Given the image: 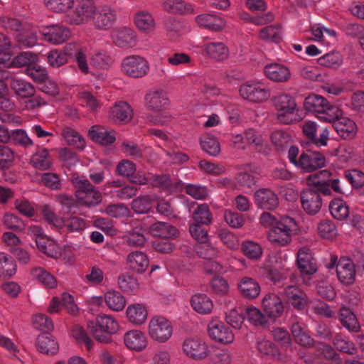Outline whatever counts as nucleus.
<instances>
[{
  "instance_id": "nucleus-22",
  "label": "nucleus",
  "mask_w": 364,
  "mask_h": 364,
  "mask_svg": "<svg viewBox=\"0 0 364 364\" xmlns=\"http://www.w3.org/2000/svg\"><path fill=\"white\" fill-rule=\"evenodd\" d=\"M296 263L299 269L304 274L311 275L317 271L315 259L307 247L299 249L297 252Z\"/></svg>"
},
{
  "instance_id": "nucleus-58",
  "label": "nucleus",
  "mask_w": 364,
  "mask_h": 364,
  "mask_svg": "<svg viewBox=\"0 0 364 364\" xmlns=\"http://www.w3.org/2000/svg\"><path fill=\"white\" fill-rule=\"evenodd\" d=\"M119 288L124 292H133L139 287L137 280L129 274H122L118 277Z\"/></svg>"
},
{
  "instance_id": "nucleus-21",
  "label": "nucleus",
  "mask_w": 364,
  "mask_h": 364,
  "mask_svg": "<svg viewBox=\"0 0 364 364\" xmlns=\"http://www.w3.org/2000/svg\"><path fill=\"white\" fill-rule=\"evenodd\" d=\"M255 199L257 205L262 209L272 210L279 204L277 194L269 188H261L255 193Z\"/></svg>"
},
{
  "instance_id": "nucleus-50",
  "label": "nucleus",
  "mask_w": 364,
  "mask_h": 364,
  "mask_svg": "<svg viewBox=\"0 0 364 364\" xmlns=\"http://www.w3.org/2000/svg\"><path fill=\"white\" fill-rule=\"evenodd\" d=\"M72 335L77 343L83 344L87 350L90 351L93 348L94 341L82 326H75L72 330Z\"/></svg>"
},
{
  "instance_id": "nucleus-54",
  "label": "nucleus",
  "mask_w": 364,
  "mask_h": 364,
  "mask_svg": "<svg viewBox=\"0 0 364 364\" xmlns=\"http://www.w3.org/2000/svg\"><path fill=\"white\" fill-rule=\"evenodd\" d=\"M333 343L338 350L343 353L353 355L357 353V348L354 343L344 339L341 335H336L333 338Z\"/></svg>"
},
{
  "instance_id": "nucleus-37",
  "label": "nucleus",
  "mask_w": 364,
  "mask_h": 364,
  "mask_svg": "<svg viewBox=\"0 0 364 364\" xmlns=\"http://www.w3.org/2000/svg\"><path fill=\"white\" fill-rule=\"evenodd\" d=\"M291 332L297 344L306 348L314 346L315 343L314 338L309 335L299 322H295L291 325Z\"/></svg>"
},
{
  "instance_id": "nucleus-42",
  "label": "nucleus",
  "mask_w": 364,
  "mask_h": 364,
  "mask_svg": "<svg viewBox=\"0 0 364 364\" xmlns=\"http://www.w3.org/2000/svg\"><path fill=\"white\" fill-rule=\"evenodd\" d=\"M327 100L321 95L312 94L305 98L304 107L311 112L321 114L327 105Z\"/></svg>"
},
{
  "instance_id": "nucleus-12",
  "label": "nucleus",
  "mask_w": 364,
  "mask_h": 364,
  "mask_svg": "<svg viewBox=\"0 0 364 364\" xmlns=\"http://www.w3.org/2000/svg\"><path fill=\"white\" fill-rule=\"evenodd\" d=\"M117 20V13L109 6H103L97 9L95 6V12L92 17V23L96 29L101 31L109 30Z\"/></svg>"
},
{
  "instance_id": "nucleus-3",
  "label": "nucleus",
  "mask_w": 364,
  "mask_h": 364,
  "mask_svg": "<svg viewBox=\"0 0 364 364\" xmlns=\"http://www.w3.org/2000/svg\"><path fill=\"white\" fill-rule=\"evenodd\" d=\"M72 183L75 188V196L82 205L92 207L102 202L101 193L88 179L79 176L74 177Z\"/></svg>"
},
{
  "instance_id": "nucleus-7",
  "label": "nucleus",
  "mask_w": 364,
  "mask_h": 364,
  "mask_svg": "<svg viewBox=\"0 0 364 364\" xmlns=\"http://www.w3.org/2000/svg\"><path fill=\"white\" fill-rule=\"evenodd\" d=\"M172 326L168 320L162 316H154L149 323L150 337L159 343L167 341L172 335Z\"/></svg>"
},
{
  "instance_id": "nucleus-46",
  "label": "nucleus",
  "mask_w": 364,
  "mask_h": 364,
  "mask_svg": "<svg viewBox=\"0 0 364 364\" xmlns=\"http://www.w3.org/2000/svg\"><path fill=\"white\" fill-rule=\"evenodd\" d=\"M193 217L196 223L201 225H209L213 220L212 213L206 203L198 205L193 213Z\"/></svg>"
},
{
  "instance_id": "nucleus-48",
  "label": "nucleus",
  "mask_w": 364,
  "mask_h": 364,
  "mask_svg": "<svg viewBox=\"0 0 364 364\" xmlns=\"http://www.w3.org/2000/svg\"><path fill=\"white\" fill-rule=\"evenodd\" d=\"M13 259L4 252H0V277H11L16 271Z\"/></svg>"
},
{
  "instance_id": "nucleus-2",
  "label": "nucleus",
  "mask_w": 364,
  "mask_h": 364,
  "mask_svg": "<svg viewBox=\"0 0 364 364\" xmlns=\"http://www.w3.org/2000/svg\"><path fill=\"white\" fill-rule=\"evenodd\" d=\"M119 328L118 323L111 316L99 315L95 320L87 322V329L93 337L100 343L112 341L111 336Z\"/></svg>"
},
{
  "instance_id": "nucleus-49",
  "label": "nucleus",
  "mask_w": 364,
  "mask_h": 364,
  "mask_svg": "<svg viewBox=\"0 0 364 364\" xmlns=\"http://www.w3.org/2000/svg\"><path fill=\"white\" fill-rule=\"evenodd\" d=\"M318 63L320 65L336 69L341 66L343 58L338 52H331L319 58Z\"/></svg>"
},
{
  "instance_id": "nucleus-34",
  "label": "nucleus",
  "mask_w": 364,
  "mask_h": 364,
  "mask_svg": "<svg viewBox=\"0 0 364 364\" xmlns=\"http://www.w3.org/2000/svg\"><path fill=\"white\" fill-rule=\"evenodd\" d=\"M89 135L95 141L103 145L111 144L115 141L114 132L108 131L103 127H92Z\"/></svg>"
},
{
  "instance_id": "nucleus-35",
  "label": "nucleus",
  "mask_w": 364,
  "mask_h": 364,
  "mask_svg": "<svg viewBox=\"0 0 364 364\" xmlns=\"http://www.w3.org/2000/svg\"><path fill=\"white\" fill-rule=\"evenodd\" d=\"M8 79V73L4 70H0V109L6 112L14 109L15 105L8 97L9 87L4 80Z\"/></svg>"
},
{
  "instance_id": "nucleus-53",
  "label": "nucleus",
  "mask_w": 364,
  "mask_h": 364,
  "mask_svg": "<svg viewBox=\"0 0 364 364\" xmlns=\"http://www.w3.org/2000/svg\"><path fill=\"white\" fill-rule=\"evenodd\" d=\"M45 6L55 13H66L72 6L73 0H43Z\"/></svg>"
},
{
  "instance_id": "nucleus-26",
  "label": "nucleus",
  "mask_w": 364,
  "mask_h": 364,
  "mask_svg": "<svg viewBox=\"0 0 364 364\" xmlns=\"http://www.w3.org/2000/svg\"><path fill=\"white\" fill-rule=\"evenodd\" d=\"M338 319L349 332L358 333L360 331V323L355 314L350 308L342 306L339 309Z\"/></svg>"
},
{
  "instance_id": "nucleus-39",
  "label": "nucleus",
  "mask_w": 364,
  "mask_h": 364,
  "mask_svg": "<svg viewBox=\"0 0 364 364\" xmlns=\"http://www.w3.org/2000/svg\"><path fill=\"white\" fill-rule=\"evenodd\" d=\"M166 11L173 14H186L193 12L192 5L183 0H166L162 4Z\"/></svg>"
},
{
  "instance_id": "nucleus-6",
  "label": "nucleus",
  "mask_w": 364,
  "mask_h": 364,
  "mask_svg": "<svg viewBox=\"0 0 364 364\" xmlns=\"http://www.w3.org/2000/svg\"><path fill=\"white\" fill-rule=\"evenodd\" d=\"M272 102L277 111V119L286 124L291 122L289 115L294 112L296 103L294 98L289 94L279 93L272 98Z\"/></svg>"
},
{
  "instance_id": "nucleus-29",
  "label": "nucleus",
  "mask_w": 364,
  "mask_h": 364,
  "mask_svg": "<svg viewBox=\"0 0 364 364\" xmlns=\"http://www.w3.org/2000/svg\"><path fill=\"white\" fill-rule=\"evenodd\" d=\"M332 126L337 134L343 139H352L356 134V124L348 117L338 118Z\"/></svg>"
},
{
  "instance_id": "nucleus-30",
  "label": "nucleus",
  "mask_w": 364,
  "mask_h": 364,
  "mask_svg": "<svg viewBox=\"0 0 364 364\" xmlns=\"http://www.w3.org/2000/svg\"><path fill=\"white\" fill-rule=\"evenodd\" d=\"M195 21L200 27L213 31H220L225 26V22L222 18L209 14L197 16Z\"/></svg>"
},
{
  "instance_id": "nucleus-45",
  "label": "nucleus",
  "mask_w": 364,
  "mask_h": 364,
  "mask_svg": "<svg viewBox=\"0 0 364 364\" xmlns=\"http://www.w3.org/2000/svg\"><path fill=\"white\" fill-rule=\"evenodd\" d=\"M329 210L332 216L339 220H345L349 215L348 207L340 199H334L329 204Z\"/></svg>"
},
{
  "instance_id": "nucleus-28",
  "label": "nucleus",
  "mask_w": 364,
  "mask_h": 364,
  "mask_svg": "<svg viewBox=\"0 0 364 364\" xmlns=\"http://www.w3.org/2000/svg\"><path fill=\"white\" fill-rule=\"evenodd\" d=\"M264 73L267 78L278 82H287L291 77L289 69L287 66L279 63H272L266 65Z\"/></svg>"
},
{
  "instance_id": "nucleus-63",
  "label": "nucleus",
  "mask_w": 364,
  "mask_h": 364,
  "mask_svg": "<svg viewBox=\"0 0 364 364\" xmlns=\"http://www.w3.org/2000/svg\"><path fill=\"white\" fill-rule=\"evenodd\" d=\"M242 250L247 257L253 259H259L262 254V250L260 245L251 241L243 242Z\"/></svg>"
},
{
  "instance_id": "nucleus-14",
  "label": "nucleus",
  "mask_w": 364,
  "mask_h": 364,
  "mask_svg": "<svg viewBox=\"0 0 364 364\" xmlns=\"http://www.w3.org/2000/svg\"><path fill=\"white\" fill-rule=\"evenodd\" d=\"M279 294L288 300L297 309L304 308L306 299V294L295 285H282Z\"/></svg>"
},
{
  "instance_id": "nucleus-57",
  "label": "nucleus",
  "mask_w": 364,
  "mask_h": 364,
  "mask_svg": "<svg viewBox=\"0 0 364 364\" xmlns=\"http://www.w3.org/2000/svg\"><path fill=\"white\" fill-rule=\"evenodd\" d=\"M319 235L326 239H331L337 235V230L334 223L331 220H323L318 225Z\"/></svg>"
},
{
  "instance_id": "nucleus-9",
  "label": "nucleus",
  "mask_w": 364,
  "mask_h": 364,
  "mask_svg": "<svg viewBox=\"0 0 364 364\" xmlns=\"http://www.w3.org/2000/svg\"><path fill=\"white\" fill-rule=\"evenodd\" d=\"M110 37L114 45L124 49L134 48L138 42L136 31L128 26H119L114 28Z\"/></svg>"
},
{
  "instance_id": "nucleus-55",
  "label": "nucleus",
  "mask_w": 364,
  "mask_h": 364,
  "mask_svg": "<svg viewBox=\"0 0 364 364\" xmlns=\"http://www.w3.org/2000/svg\"><path fill=\"white\" fill-rule=\"evenodd\" d=\"M17 41L23 46L33 47L37 43L36 32L33 30H29L26 27L17 34Z\"/></svg>"
},
{
  "instance_id": "nucleus-17",
  "label": "nucleus",
  "mask_w": 364,
  "mask_h": 364,
  "mask_svg": "<svg viewBox=\"0 0 364 364\" xmlns=\"http://www.w3.org/2000/svg\"><path fill=\"white\" fill-rule=\"evenodd\" d=\"M208 333L213 340L221 343H230L234 340L232 331L221 321H211L208 325Z\"/></svg>"
},
{
  "instance_id": "nucleus-41",
  "label": "nucleus",
  "mask_w": 364,
  "mask_h": 364,
  "mask_svg": "<svg viewBox=\"0 0 364 364\" xmlns=\"http://www.w3.org/2000/svg\"><path fill=\"white\" fill-rule=\"evenodd\" d=\"M110 117L114 121L128 122L132 118V109L127 102H120L112 108Z\"/></svg>"
},
{
  "instance_id": "nucleus-16",
  "label": "nucleus",
  "mask_w": 364,
  "mask_h": 364,
  "mask_svg": "<svg viewBox=\"0 0 364 364\" xmlns=\"http://www.w3.org/2000/svg\"><path fill=\"white\" fill-rule=\"evenodd\" d=\"M357 272L350 258L341 257L336 264L338 278L344 284H352L355 282Z\"/></svg>"
},
{
  "instance_id": "nucleus-27",
  "label": "nucleus",
  "mask_w": 364,
  "mask_h": 364,
  "mask_svg": "<svg viewBox=\"0 0 364 364\" xmlns=\"http://www.w3.org/2000/svg\"><path fill=\"white\" fill-rule=\"evenodd\" d=\"M205 53L216 61H223L229 57V49L223 42H209L203 46Z\"/></svg>"
},
{
  "instance_id": "nucleus-4",
  "label": "nucleus",
  "mask_w": 364,
  "mask_h": 364,
  "mask_svg": "<svg viewBox=\"0 0 364 364\" xmlns=\"http://www.w3.org/2000/svg\"><path fill=\"white\" fill-rule=\"evenodd\" d=\"M296 229L294 218L284 215L279 218V222L267 234V239L277 246H285L291 241L292 232Z\"/></svg>"
},
{
  "instance_id": "nucleus-61",
  "label": "nucleus",
  "mask_w": 364,
  "mask_h": 364,
  "mask_svg": "<svg viewBox=\"0 0 364 364\" xmlns=\"http://www.w3.org/2000/svg\"><path fill=\"white\" fill-rule=\"evenodd\" d=\"M213 364H230L231 357L228 351L223 348L209 350V355Z\"/></svg>"
},
{
  "instance_id": "nucleus-18",
  "label": "nucleus",
  "mask_w": 364,
  "mask_h": 364,
  "mask_svg": "<svg viewBox=\"0 0 364 364\" xmlns=\"http://www.w3.org/2000/svg\"><path fill=\"white\" fill-rule=\"evenodd\" d=\"M317 126L315 122H308L303 125V132L309 139V142L316 145L318 147L323 146L327 144L328 140L329 132L327 128H323L317 136L316 133Z\"/></svg>"
},
{
  "instance_id": "nucleus-25",
  "label": "nucleus",
  "mask_w": 364,
  "mask_h": 364,
  "mask_svg": "<svg viewBox=\"0 0 364 364\" xmlns=\"http://www.w3.org/2000/svg\"><path fill=\"white\" fill-rule=\"evenodd\" d=\"M146 107L149 110L160 112L169 103L168 98L163 90L151 91L145 96Z\"/></svg>"
},
{
  "instance_id": "nucleus-1",
  "label": "nucleus",
  "mask_w": 364,
  "mask_h": 364,
  "mask_svg": "<svg viewBox=\"0 0 364 364\" xmlns=\"http://www.w3.org/2000/svg\"><path fill=\"white\" fill-rule=\"evenodd\" d=\"M329 176L328 171L323 170L307 177L308 187L301 193L300 196L301 206L307 214H317L322 205L321 194L328 196L331 193L328 179L326 178Z\"/></svg>"
},
{
  "instance_id": "nucleus-20",
  "label": "nucleus",
  "mask_w": 364,
  "mask_h": 364,
  "mask_svg": "<svg viewBox=\"0 0 364 364\" xmlns=\"http://www.w3.org/2000/svg\"><path fill=\"white\" fill-rule=\"evenodd\" d=\"M237 289L240 294L248 300L256 299L261 291V287L257 281L249 277H244L240 279Z\"/></svg>"
},
{
  "instance_id": "nucleus-38",
  "label": "nucleus",
  "mask_w": 364,
  "mask_h": 364,
  "mask_svg": "<svg viewBox=\"0 0 364 364\" xmlns=\"http://www.w3.org/2000/svg\"><path fill=\"white\" fill-rule=\"evenodd\" d=\"M36 346L39 351L46 354H54L58 350V343L50 333H47L38 336Z\"/></svg>"
},
{
  "instance_id": "nucleus-59",
  "label": "nucleus",
  "mask_w": 364,
  "mask_h": 364,
  "mask_svg": "<svg viewBox=\"0 0 364 364\" xmlns=\"http://www.w3.org/2000/svg\"><path fill=\"white\" fill-rule=\"evenodd\" d=\"M37 61L36 55L31 52H22L16 55L12 60L15 67H31Z\"/></svg>"
},
{
  "instance_id": "nucleus-13",
  "label": "nucleus",
  "mask_w": 364,
  "mask_h": 364,
  "mask_svg": "<svg viewBox=\"0 0 364 364\" xmlns=\"http://www.w3.org/2000/svg\"><path fill=\"white\" fill-rule=\"evenodd\" d=\"M298 164L305 172H312L325 166L326 158L321 152L307 150L300 155Z\"/></svg>"
},
{
  "instance_id": "nucleus-23",
  "label": "nucleus",
  "mask_w": 364,
  "mask_h": 364,
  "mask_svg": "<svg viewBox=\"0 0 364 364\" xmlns=\"http://www.w3.org/2000/svg\"><path fill=\"white\" fill-rule=\"evenodd\" d=\"M133 21L137 29L144 33H150L156 28L155 19L148 11H137L134 15Z\"/></svg>"
},
{
  "instance_id": "nucleus-47",
  "label": "nucleus",
  "mask_w": 364,
  "mask_h": 364,
  "mask_svg": "<svg viewBox=\"0 0 364 364\" xmlns=\"http://www.w3.org/2000/svg\"><path fill=\"white\" fill-rule=\"evenodd\" d=\"M31 273L33 277L46 287L54 288L57 286L55 278L44 269L36 267L32 270Z\"/></svg>"
},
{
  "instance_id": "nucleus-44",
  "label": "nucleus",
  "mask_w": 364,
  "mask_h": 364,
  "mask_svg": "<svg viewBox=\"0 0 364 364\" xmlns=\"http://www.w3.org/2000/svg\"><path fill=\"white\" fill-rule=\"evenodd\" d=\"M31 164L36 168L41 170H47L51 166V159L48 151L43 149L36 152L31 157Z\"/></svg>"
},
{
  "instance_id": "nucleus-60",
  "label": "nucleus",
  "mask_w": 364,
  "mask_h": 364,
  "mask_svg": "<svg viewBox=\"0 0 364 364\" xmlns=\"http://www.w3.org/2000/svg\"><path fill=\"white\" fill-rule=\"evenodd\" d=\"M113 63L112 57L104 51L97 52L91 59L92 65L100 69L109 68Z\"/></svg>"
},
{
  "instance_id": "nucleus-36",
  "label": "nucleus",
  "mask_w": 364,
  "mask_h": 364,
  "mask_svg": "<svg viewBox=\"0 0 364 364\" xmlns=\"http://www.w3.org/2000/svg\"><path fill=\"white\" fill-rule=\"evenodd\" d=\"M126 313L129 322L135 325L144 323L148 315L146 308L141 304L129 305L127 309Z\"/></svg>"
},
{
  "instance_id": "nucleus-51",
  "label": "nucleus",
  "mask_w": 364,
  "mask_h": 364,
  "mask_svg": "<svg viewBox=\"0 0 364 364\" xmlns=\"http://www.w3.org/2000/svg\"><path fill=\"white\" fill-rule=\"evenodd\" d=\"M271 139L277 150L282 151L289 146L291 138L288 133L282 130H277L272 134Z\"/></svg>"
},
{
  "instance_id": "nucleus-62",
  "label": "nucleus",
  "mask_w": 364,
  "mask_h": 364,
  "mask_svg": "<svg viewBox=\"0 0 364 364\" xmlns=\"http://www.w3.org/2000/svg\"><path fill=\"white\" fill-rule=\"evenodd\" d=\"M260 38L279 43L281 40V29L279 26H269L261 29Z\"/></svg>"
},
{
  "instance_id": "nucleus-40",
  "label": "nucleus",
  "mask_w": 364,
  "mask_h": 364,
  "mask_svg": "<svg viewBox=\"0 0 364 364\" xmlns=\"http://www.w3.org/2000/svg\"><path fill=\"white\" fill-rule=\"evenodd\" d=\"M127 262L129 267L139 273L146 271L149 266V259L142 252H133L127 256Z\"/></svg>"
},
{
  "instance_id": "nucleus-24",
  "label": "nucleus",
  "mask_w": 364,
  "mask_h": 364,
  "mask_svg": "<svg viewBox=\"0 0 364 364\" xmlns=\"http://www.w3.org/2000/svg\"><path fill=\"white\" fill-rule=\"evenodd\" d=\"M44 39L53 44L65 42L70 36L68 28L63 26L52 25L47 27L43 32Z\"/></svg>"
},
{
  "instance_id": "nucleus-10",
  "label": "nucleus",
  "mask_w": 364,
  "mask_h": 364,
  "mask_svg": "<svg viewBox=\"0 0 364 364\" xmlns=\"http://www.w3.org/2000/svg\"><path fill=\"white\" fill-rule=\"evenodd\" d=\"M122 69L127 75L139 78L147 75L149 65L144 58L139 55H131L124 59Z\"/></svg>"
},
{
  "instance_id": "nucleus-31",
  "label": "nucleus",
  "mask_w": 364,
  "mask_h": 364,
  "mask_svg": "<svg viewBox=\"0 0 364 364\" xmlns=\"http://www.w3.org/2000/svg\"><path fill=\"white\" fill-rule=\"evenodd\" d=\"M124 341L128 348L136 351L142 350L147 345L144 333L138 330H133L126 333Z\"/></svg>"
},
{
  "instance_id": "nucleus-5",
  "label": "nucleus",
  "mask_w": 364,
  "mask_h": 364,
  "mask_svg": "<svg viewBox=\"0 0 364 364\" xmlns=\"http://www.w3.org/2000/svg\"><path fill=\"white\" fill-rule=\"evenodd\" d=\"M95 6L92 0H73L65 15L67 21L72 25L87 23L95 14Z\"/></svg>"
},
{
  "instance_id": "nucleus-11",
  "label": "nucleus",
  "mask_w": 364,
  "mask_h": 364,
  "mask_svg": "<svg viewBox=\"0 0 364 364\" xmlns=\"http://www.w3.org/2000/svg\"><path fill=\"white\" fill-rule=\"evenodd\" d=\"M239 92L242 98L257 103L266 101L270 96L269 90L259 82L242 84Z\"/></svg>"
},
{
  "instance_id": "nucleus-19",
  "label": "nucleus",
  "mask_w": 364,
  "mask_h": 364,
  "mask_svg": "<svg viewBox=\"0 0 364 364\" xmlns=\"http://www.w3.org/2000/svg\"><path fill=\"white\" fill-rule=\"evenodd\" d=\"M9 85L14 93L21 99H26L33 95L35 87L29 82L13 75H8Z\"/></svg>"
},
{
  "instance_id": "nucleus-43",
  "label": "nucleus",
  "mask_w": 364,
  "mask_h": 364,
  "mask_svg": "<svg viewBox=\"0 0 364 364\" xmlns=\"http://www.w3.org/2000/svg\"><path fill=\"white\" fill-rule=\"evenodd\" d=\"M105 301L107 306L114 311L123 310L126 305L124 297L116 291L107 292L105 295Z\"/></svg>"
},
{
  "instance_id": "nucleus-56",
  "label": "nucleus",
  "mask_w": 364,
  "mask_h": 364,
  "mask_svg": "<svg viewBox=\"0 0 364 364\" xmlns=\"http://www.w3.org/2000/svg\"><path fill=\"white\" fill-rule=\"evenodd\" d=\"M257 348L261 356L276 358L279 355L277 346L269 341L262 340L257 342Z\"/></svg>"
},
{
  "instance_id": "nucleus-64",
  "label": "nucleus",
  "mask_w": 364,
  "mask_h": 364,
  "mask_svg": "<svg viewBox=\"0 0 364 364\" xmlns=\"http://www.w3.org/2000/svg\"><path fill=\"white\" fill-rule=\"evenodd\" d=\"M245 316L248 321L255 326H264L267 320L264 314L255 307H248L245 309Z\"/></svg>"
},
{
  "instance_id": "nucleus-52",
  "label": "nucleus",
  "mask_w": 364,
  "mask_h": 364,
  "mask_svg": "<svg viewBox=\"0 0 364 364\" xmlns=\"http://www.w3.org/2000/svg\"><path fill=\"white\" fill-rule=\"evenodd\" d=\"M325 107L323 112H321L318 117L322 120L332 122L333 124L336 120L343 117V111L338 106L327 102V105Z\"/></svg>"
},
{
  "instance_id": "nucleus-15",
  "label": "nucleus",
  "mask_w": 364,
  "mask_h": 364,
  "mask_svg": "<svg viewBox=\"0 0 364 364\" xmlns=\"http://www.w3.org/2000/svg\"><path fill=\"white\" fill-rule=\"evenodd\" d=\"M262 307L267 316L274 321L279 318L284 311L281 298L275 294H268L263 298Z\"/></svg>"
},
{
  "instance_id": "nucleus-8",
  "label": "nucleus",
  "mask_w": 364,
  "mask_h": 364,
  "mask_svg": "<svg viewBox=\"0 0 364 364\" xmlns=\"http://www.w3.org/2000/svg\"><path fill=\"white\" fill-rule=\"evenodd\" d=\"M183 354L190 359L202 360L209 355V348L205 342L198 338H188L181 346Z\"/></svg>"
},
{
  "instance_id": "nucleus-33",
  "label": "nucleus",
  "mask_w": 364,
  "mask_h": 364,
  "mask_svg": "<svg viewBox=\"0 0 364 364\" xmlns=\"http://www.w3.org/2000/svg\"><path fill=\"white\" fill-rule=\"evenodd\" d=\"M193 309L200 314H208L213 309L211 299L205 294H194L191 299Z\"/></svg>"
},
{
  "instance_id": "nucleus-32",
  "label": "nucleus",
  "mask_w": 364,
  "mask_h": 364,
  "mask_svg": "<svg viewBox=\"0 0 364 364\" xmlns=\"http://www.w3.org/2000/svg\"><path fill=\"white\" fill-rule=\"evenodd\" d=\"M150 233L157 237L170 239L176 237L178 231L173 225L164 222H157L149 227Z\"/></svg>"
}]
</instances>
